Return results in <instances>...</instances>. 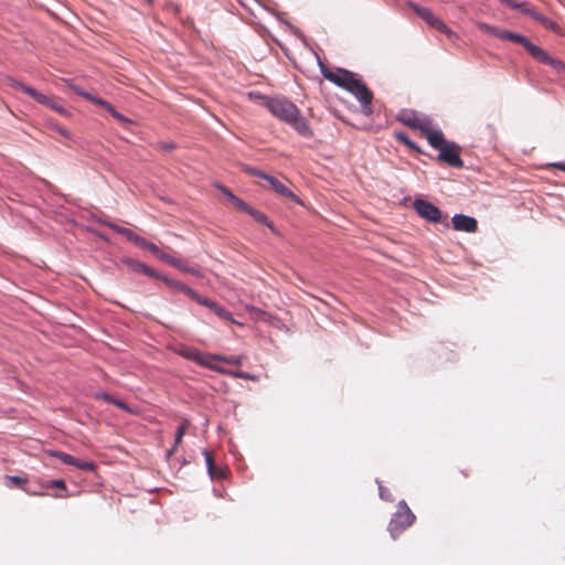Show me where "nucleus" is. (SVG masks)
I'll return each mask as SVG.
<instances>
[{
	"mask_svg": "<svg viewBox=\"0 0 565 565\" xmlns=\"http://www.w3.org/2000/svg\"><path fill=\"white\" fill-rule=\"evenodd\" d=\"M72 89H73L76 94H78V95H81V96H83V97H85V94H88V92H85V90L81 89L78 86H72Z\"/></svg>",
	"mask_w": 565,
	"mask_h": 565,
	"instance_id": "nucleus-48",
	"label": "nucleus"
},
{
	"mask_svg": "<svg viewBox=\"0 0 565 565\" xmlns=\"http://www.w3.org/2000/svg\"><path fill=\"white\" fill-rule=\"evenodd\" d=\"M46 488H58L61 490H66V484L62 479H54L46 482Z\"/></svg>",
	"mask_w": 565,
	"mask_h": 565,
	"instance_id": "nucleus-34",
	"label": "nucleus"
},
{
	"mask_svg": "<svg viewBox=\"0 0 565 565\" xmlns=\"http://www.w3.org/2000/svg\"><path fill=\"white\" fill-rule=\"evenodd\" d=\"M547 60L548 61L543 62V64L550 65V66L554 67L558 72L565 70V63H563L562 61L553 58L548 54H547Z\"/></svg>",
	"mask_w": 565,
	"mask_h": 565,
	"instance_id": "nucleus-30",
	"label": "nucleus"
},
{
	"mask_svg": "<svg viewBox=\"0 0 565 565\" xmlns=\"http://www.w3.org/2000/svg\"><path fill=\"white\" fill-rule=\"evenodd\" d=\"M85 98L90 100L92 103L96 104V105H99L102 107H104L106 110H108L111 106V104H109L107 100L103 99V98H99L90 93L88 94H85Z\"/></svg>",
	"mask_w": 565,
	"mask_h": 565,
	"instance_id": "nucleus-29",
	"label": "nucleus"
},
{
	"mask_svg": "<svg viewBox=\"0 0 565 565\" xmlns=\"http://www.w3.org/2000/svg\"><path fill=\"white\" fill-rule=\"evenodd\" d=\"M7 480L9 487H18L23 489L28 493L38 494V492L35 491L24 488V486L26 484V480L19 476H7Z\"/></svg>",
	"mask_w": 565,
	"mask_h": 565,
	"instance_id": "nucleus-24",
	"label": "nucleus"
},
{
	"mask_svg": "<svg viewBox=\"0 0 565 565\" xmlns=\"http://www.w3.org/2000/svg\"><path fill=\"white\" fill-rule=\"evenodd\" d=\"M266 181L269 183V185L276 193L280 194L281 196L288 198L296 203H301L298 196L292 191H290L285 184H282L277 178L268 174Z\"/></svg>",
	"mask_w": 565,
	"mask_h": 565,
	"instance_id": "nucleus-12",
	"label": "nucleus"
},
{
	"mask_svg": "<svg viewBox=\"0 0 565 565\" xmlns=\"http://www.w3.org/2000/svg\"><path fill=\"white\" fill-rule=\"evenodd\" d=\"M415 521V515L407 507L404 500L399 501L397 511L391 519L387 531L391 536L395 540L403 531L411 526Z\"/></svg>",
	"mask_w": 565,
	"mask_h": 565,
	"instance_id": "nucleus-3",
	"label": "nucleus"
},
{
	"mask_svg": "<svg viewBox=\"0 0 565 565\" xmlns=\"http://www.w3.org/2000/svg\"><path fill=\"white\" fill-rule=\"evenodd\" d=\"M188 428V422H183L182 424H180L177 428V431H175V437H174V446L173 448L169 451V456L175 450V448L181 444L182 441V438L185 434V430Z\"/></svg>",
	"mask_w": 565,
	"mask_h": 565,
	"instance_id": "nucleus-26",
	"label": "nucleus"
},
{
	"mask_svg": "<svg viewBox=\"0 0 565 565\" xmlns=\"http://www.w3.org/2000/svg\"><path fill=\"white\" fill-rule=\"evenodd\" d=\"M6 81L11 88L22 90L23 93H25L28 96H30L31 98H33L41 105H44L47 107V105L51 103V99H52L51 97L38 92L35 88H33L29 85H25L12 77H8Z\"/></svg>",
	"mask_w": 565,
	"mask_h": 565,
	"instance_id": "nucleus-7",
	"label": "nucleus"
},
{
	"mask_svg": "<svg viewBox=\"0 0 565 565\" xmlns=\"http://www.w3.org/2000/svg\"><path fill=\"white\" fill-rule=\"evenodd\" d=\"M202 455L205 459V463H206V468H207V472H209V476L211 477V479H214V475H215V465H214V460L212 458V455L209 450L204 449L202 451Z\"/></svg>",
	"mask_w": 565,
	"mask_h": 565,
	"instance_id": "nucleus-27",
	"label": "nucleus"
},
{
	"mask_svg": "<svg viewBox=\"0 0 565 565\" xmlns=\"http://www.w3.org/2000/svg\"><path fill=\"white\" fill-rule=\"evenodd\" d=\"M243 170L247 173V174H250V175H255V177H258L260 179H264L266 180L267 178V173L256 169V168H253V167H249V166H244Z\"/></svg>",
	"mask_w": 565,
	"mask_h": 565,
	"instance_id": "nucleus-31",
	"label": "nucleus"
},
{
	"mask_svg": "<svg viewBox=\"0 0 565 565\" xmlns=\"http://www.w3.org/2000/svg\"><path fill=\"white\" fill-rule=\"evenodd\" d=\"M47 107L55 110L56 113H58L61 115H65L67 113L66 109L62 105H60L58 103H56L53 99H51V103L47 105Z\"/></svg>",
	"mask_w": 565,
	"mask_h": 565,
	"instance_id": "nucleus-37",
	"label": "nucleus"
},
{
	"mask_svg": "<svg viewBox=\"0 0 565 565\" xmlns=\"http://www.w3.org/2000/svg\"><path fill=\"white\" fill-rule=\"evenodd\" d=\"M397 138L403 141L405 145H407L409 148L415 149L419 151V149L416 147V145L404 134H398Z\"/></svg>",
	"mask_w": 565,
	"mask_h": 565,
	"instance_id": "nucleus-38",
	"label": "nucleus"
},
{
	"mask_svg": "<svg viewBox=\"0 0 565 565\" xmlns=\"http://www.w3.org/2000/svg\"><path fill=\"white\" fill-rule=\"evenodd\" d=\"M477 28L481 32L490 34V35L499 39V34L501 32V29H499V28H497L494 25H491L489 23H486V22H478L477 23Z\"/></svg>",
	"mask_w": 565,
	"mask_h": 565,
	"instance_id": "nucleus-25",
	"label": "nucleus"
},
{
	"mask_svg": "<svg viewBox=\"0 0 565 565\" xmlns=\"http://www.w3.org/2000/svg\"><path fill=\"white\" fill-rule=\"evenodd\" d=\"M148 2H151L152 0H147Z\"/></svg>",
	"mask_w": 565,
	"mask_h": 565,
	"instance_id": "nucleus-51",
	"label": "nucleus"
},
{
	"mask_svg": "<svg viewBox=\"0 0 565 565\" xmlns=\"http://www.w3.org/2000/svg\"><path fill=\"white\" fill-rule=\"evenodd\" d=\"M551 167L553 168H557L562 171H565V160L564 161H559V162H553L550 164Z\"/></svg>",
	"mask_w": 565,
	"mask_h": 565,
	"instance_id": "nucleus-46",
	"label": "nucleus"
},
{
	"mask_svg": "<svg viewBox=\"0 0 565 565\" xmlns=\"http://www.w3.org/2000/svg\"><path fill=\"white\" fill-rule=\"evenodd\" d=\"M182 355L191 361L196 362L200 365L212 367L213 359H218V355H211L202 353L200 350L194 348H186L182 351Z\"/></svg>",
	"mask_w": 565,
	"mask_h": 565,
	"instance_id": "nucleus-11",
	"label": "nucleus"
},
{
	"mask_svg": "<svg viewBox=\"0 0 565 565\" xmlns=\"http://www.w3.org/2000/svg\"><path fill=\"white\" fill-rule=\"evenodd\" d=\"M49 454L50 456L60 459L63 463L74 466L83 471H93L96 467L94 461L79 460L70 454L60 450H51Z\"/></svg>",
	"mask_w": 565,
	"mask_h": 565,
	"instance_id": "nucleus-8",
	"label": "nucleus"
},
{
	"mask_svg": "<svg viewBox=\"0 0 565 565\" xmlns=\"http://www.w3.org/2000/svg\"><path fill=\"white\" fill-rule=\"evenodd\" d=\"M417 117L418 114L409 109H402L397 114V120L409 128H413L415 126Z\"/></svg>",
	"mask_w": 565,
	"mask_h": 565,
	"instance_id": "nucleus-20",
	"label": "nucleus"
},
{
	"mask_svg": "<svg viewBox=\"0 0 565 565\" xmlns=\"http://www.w3.org/2000/svg\"><path fill=\"white\" fill-rule=\"evenodd\" d=\"M147 250H149L153 256L158 257L160 248L153 243H150L147 247Z\"/></svg>",
	"mask_w": 565,
	"mask_h": 565,
	"instance_id": "nucleus-43",
	"label": "nucleus"
},
{
	"mask_svg": "<svg viewBox=\"0 0 565 565\" xmlns=\"http://www.w3.org/2000/svg\"><path fill=\"white\" fill-rule=\"evenodd\" d=\"M379 492H380L381 499L386 500V501H393V497H392L391 492L387 489H385L380 482H379Z\"/></svg>",
	"mask_w": 565,
	"mask_h": 565,
	"instance_id": "nucleus-36",
	"label": "nucleus"
},
{
	"mask_svg": "<svg viewBox=\"0 0 565 565\" xmlns=\"http://www.w3.org/2000/svg\"><path fill=\"white\" fill-rule=\"evenodd\" d=\"M100 224L111 228L113 231H115L116 233L125 236L128 241L130 242H135L136 237L138 234L134 233L129 228H126V227H122V226H119V225H116L111 222H108V221H99Z\"/></svg>",
	"mask_w": 565,
	"mask_h": 565,
	"instance_id": "nucleus-19",
	"label": "nucleus"
},
{
	"mask_svg": "<svg viewBox=\"0 0 565 565\" xmlns=\"http://www.w3.org/2000/svg\"><path fill=\"white\" fill-rule=\"evenodd\" d=\"M177 268L181 269L184 273L196 275V270L194 268H190V267L185 266L182 260H181V267H177Z\"/></svg>",
	"mask_w": 565,
	"mask_h": 565,
	"instance_id": "nucleus-45",
	"label": "nucleus"
},
{
	"mask_svg": "<svg viewBox=\"0 0 565 565\" xmlns=\"http://www.w3.org/2000/svg\"><path fill=\"white\" fill-rule=\"evenodd\" d=\"M526 13L530 14L537 22L542 23L545 28L551 29V30L557 29L556 22L546 18L544 14H542L535 10H527Z\"/></svg>",
	"mask_w": 565,
	"mask_h": 565,
	"instance_id": "nucleus-21",
	"label": "nucleus"
},
{
	"mask_svg": "<svg viewBox=\"0 0 565 565\" xmlns=\"http://www.w3.org/2000/svg\"><path fill=\"white\" fill-rule=\"evenodd\" d=\"M122 264H125L130 270H132L135 273H140V274L147 275L149 277H153V278L160 277V274L158 271H156L148 265H146L141 262H138L136 259L124 258Z\"/></svg>",
	"mask_w": 565,
	"mask_h": 565,
	"instance_id": "nucleus-13",
	"label": "nucleus"
},
{
	"mask_svg": "<svg viewBox=\"0 0 565 565\" xmlns=\"http://www.w3.org/2000/svg\"><path fill=\"white\" fill-rule=\"evenodd\" d=\"M61 134H62L63 136H67V132H66L65 130H61Z\"/></svg>",
	"mask_w": 565,
	"mask_h": 565,
	"instance_id": "nucleus-50",
	"label": "nucleus"
},
{
	"mask_svg": "<svg viewBox=\"0 0 565 565\" xmlns=\"http://www.w3.org/2000/svg\"><path fill=\"white\" fill-rule=\"evenodd\" d=\"M451 223L456 231L475 233L478 230L477 220L465 214H455L451 218Z\"/></svg>",
	"mask_w": 565,
	"mask_h": 565,
	"instance_id": "nucleus-10",
	"label": "nucleus"
},
{
	"mask_svg": "<svg viewBox=\"0 0 565 565\" xmlns=\"http://www.w3.org/2000/svg\"><path fill=\"white\" fill-rule=\"evenodd\" d=\"M231 375L236 379L250 380V381H257V379H258L256 375L249 374L244 371H234V372H231Z\"/></svg>",
	"mask_w": 565,
	"mask_h": 565,
	"instance_id": "nucleus-32",
	"label": "nucleus"
},
{
	"mask_svg": "<svg viewBox=\"0 0 565 565\" xmlns=\"http://www.w3.org/2000/svg\"><path fill=\"white\" fill-rule=\"evenodd\" d=\"M319 65L320 72L326 79L354 95L361 103L364 113H371L370 105L373 99L372 92L362 83L355 73L344 68L331 71L321 62H319Z\"/></svg>",
	"mask_w": 565,
	"mask_h": 565,
	"instance_id": "nucleus-2",
	"label": "nucleus"
},
{
	"mask_svg": "<svg viewBox=\"0 0 565 565\" xmlns=\"http://www.w3.org/2000/svg\"><path fill=\"white\" fill-rule=\"evenodd\" d=\"M433 128L431 119L427 116H418L413 129L420 130L424 135H426Z\"/></svg>",
	"mask_w": 565,
	"mask_h": 565,
	"instance_id": "nucleus-23",
	"label": "nucleus"
},
{
	"mask_svg": "<svg viewBox=\"0 0 565 565\" xmlns=\"http://www.w3.org/2000/svg\"><path fill=\"white\" fill-rule=\"evenodd\" d=\"M500 2L505 3L507 6H509L510 8H513V9H516L520 7L513 0H500Z\"/></svg>",
	"mask_w": 565,
	"mask_h": 565,
	"instance_id": "nucleus-47",
	"label": "nucleus"
},
{
	"mask_svg": "<svg viewBox=\"0 0 565 565\" xmlns=\"http://www.w3.org/2000/svg\"><path fill=\"white\" fill-rule=\"evenodd\" d=\"M407 6L425 22H427L430 26L435 28L441 33H450L449 28L440 20L438 19L430 9L426 7L418 6L417 3L413 1H408Z\"/></svg>",
	"mask_w": 565,
	"mask_h": 565,
	"instance_id": "nucleus-5",
	"label": "nucleus"
},
{
	"mask_svg": "<svg viewBox=\"0 0 565 565\" xmlns=\"http://www.w3.org/2000/svg\"><path fill=\"white\" fill-rule=\"evenodd\" d=\"M111 404L117 406L118 408H120L122 411H126L128 413H132L131 409L128 407V405L124 401H121V399H118V398L114 397Z\"/></svg>",
	"mask_w": 565,
	"mask_h": 565,
	"instance_id": "nucleus-39",
	"label": "nucleus"
},
{
	"mask_svg": "<svg viewBox=\"0 0 565 565\" xmlns=\"http://www.w3.org/2000/svg\"><path fill=\"white\" fill-rule=\"evenodd\" d=\"M158 259L169 264L172 267H181V259L170 256L169 254L160 249Z\"/></svg>",
	"mask_w": 565,
	"mask_h": 565,
	"instance_id": "nucleus-28",
	"label": "nucleus"
},
{
	"mask_svg": "<svg viewBox=\"0 0 565 565\" xmlns=\"http://www.w3.org/2000/svg\"><path fill=\"white\" fill-rule=\"evenodd\" d=\"M438 160L454 168H462L463 161L460 158V147L452 141H448L438 149Z\"/></svg>",
	"mask_w": 565,
	"mask_h": 565,
	"instance_id": "nucleus-6",
	"label": "nucleus"
},
{
	"mask_svg": "<svg viewBox=\"0 0 565 565\" xmlns=\"http://www.w3.org/2000/svg\"><path fill=\"white\" fill-rule=\"evenodd\" d=\"M159 147H160V149H162L164 151H171L175 148V145L173 142L162 141L159 143Z\"/></svg>",
	"mask_w": 565,
	"mask_h": 565,
	"instance_id": "nucleus-42",
	"label": "nucleus"
},
{
	"mask_svg": "<svg viewBox=\"0 0 565 565\" xmlns=\"http://www.w3.org/2000/svg\"><path fill=\"white\" fill-rule=\"evenodd\" d=\"M216 188L222 192V194L239 211H245L248 204L236 196L228 188L223 184H217Z\"/></svg>",
	"mask_w": 565,
	"mask_h": 565,
	"instance_id": "nucleus-15",
	"label": "nucleus"
},
{
	"mask_svg": "<svg viewBox=\"0 0 565 565\" xmlns=\"http://www.w3.org/2000/svg\"><path fill=\"white\" fill-rule=\"evenodd\" d=\"M244 212L247 213L248 215H250L256 222L266 225L268 228H270L271 232L276 233V228H275L273 222H270L268 220V217L266 216V214H264L263 212L254 209L249 204Z\"/></svg>",
	"mask_w": 565,
	"mask_h": 565,
	"instance_id": "nucleus-18",
	"label": "nucleus"
},
{
	"mask_svg": "<svg viewBox=\"0 0 565 565\" xmlns=\"http://www.w3.org/2000/svg\"><path fill=\"white\" fill-rule=\"evenodd\" d=\"M426 138H427V141L428 143L434 148V149H439L441 148L444 145H446L448 141L444 138V134L441 130L439 129H434L431 128V130H429L426 135Z\"/></svg>",
	"mask_w": 565,
	"mask_h": 565,
	"instance_id": "nucleus-17",
	"label": "nucleus"
},
{
	"mask_svg": "<svg viewBox=\"0 0 565 565\" xmlns=\"http://www.w3.org/2000/svg\"><path fill=\"white\" fill-rule=\"evenodd\" d=\"M136 245H138L140 248L142 249H147V247L149 246L150 242H148L146 238L137 235L135 242H134Z\"/></svg>",
	"mask_w": 565,
	"mask_h": 565,
	"instance_id": "nucleus-40",
	"label": "nucleus"
},
{
	"mask_svg": "<svg viewBox=\"0 0 565 565\" xmlns=\"http://www.w3.org/2000/svg\"><path fill=\"white\" fill-rule=\"evenodd\" d=\"M413 206L416 213L424 220L431 223H441L444 221L441 211L433 203L423 200L416 199L413 203ZM445 225L448 226L447 218H445Z\"/></svg>",
	"mask_w": 565,
	"mask_h": 565,
	"instance_id": "nucleus-4",
	"label": "nucleus"
},
{
	"mask_svg": "<svg viewBox=\"0 0 565 565\" xmlns=\"http://www.w3.org/2000/svg\"><path fill=\"white\" fill-rule=\"evenodd\" d=\"M115 119H117L118 121L122 122V124H128L130 122V120L125 117L122 114L118 113L114 107L113 105L110 106V108L107 110Z\"/></svg>",
	"mask_w": 565,
	"mask_h": 565,
	"instance_id": "nucleus-33",
	"label": "nucleus"
},
{
	"mask_svg": "<svg viewBox=\"0 0 565 565\" xmlns=\"http://www.w3.org/2000/svg\"><path fill=\"white\" fill-rule=\"evenodd\" d=\"M67 494H55L56 498H64L66 497Z\"/></svg>",
	"mask_w": 565,
	"mask_h": 565,
	"instance_id": "nucleus-49",
	"label": "nucleus"
},
{
	"mask_svg": "<svg viewBox=\"0 0 565 565\" xmlns=\"http://www.w3.org/2000/svg\"><path fill=\"white\" fill-rule=\"evenodd\" d=\"M225 477V469L222 467H215L214 479H222Z\"/></svg>",
	"mask_w": 565,
	"mask_h": 565,
	"instance_id": "nucleus-44",
	"label": "nucleus"
},
{
	"mask_svg": "<svg viewBox=\"0 0 565 565\" xmlns=\"http://www.w3.org/2000/svg\"><path fill=\"white\" fill-rule=\"evenodd\" d=\"M499 39L504 40V41L515 42V43H519V44L522 45L523 42H525L526 36L522 35V34H519L516 32H513V31L502 30L501 29V32L499 34Z\"/></svg>",
	"mask_w": 565,
	"mask_h": 565,
	"instance_id": "nucleus-22",
	"label": "nucleus"
},
{
	"mask_svg": "<svg viewBox=\"0 0 565 565\" xmlns=\"http://www.w3.org/2000/svg\"><path fill=\"white\" fill-rule=\"evenodd\" d=\"M96 398H99V399H103L109 404H111L113 399H114V396H111L110 394L108 393H105V392H102V393H97L96 394Z\"/></svg>",
	"mask_w": 565,
	"mask_h": 565,
	"instance_id": "nucleus-41",
	"label": "nucleus"
},
{
	"mask_svg": "<svg viewBox=\"0 0 565 565\" xmlns=\"http://www.w3.org/2000/svg\"><path fill=\"white\" fill-rule=\"evenodd\" d=\"M157 278L161 279L162 281H164L169 287L185 294L186 296H189L193 300H195V298L199 295L194 289L188 287L186 285H184L181 281L171 279V278H169L167 276H163V275H160V277H157Z\"/></svg>",
	"mask_w": 565,
	"mask_h": 565,
	"instance_id": "nucleus-14",
	"label": "nucleus"
},
{
	"mask_svg": "<svg viewBox=\"0 0 565 565\" xmlns=\"http://www.w3.org/2000/svg\"><path fill=\"white\" fill-rule=\"evenodd\" d=\"M213 361H224L228 364H233V365H239L242 363V359L239 356H230V358H224V356H218V359H213Z\"/></svg>",
	"mask_w": 565,
	"mask_h": 565,
	"instance_id": "nucleus-35",
	"label": "nucleus"
},
{
	"mask_svg": "<svg viewBox=\"0 0 565 565\" xmlns=\"http://www.w3.org/2000/svg\"><path fill=\"white\" fill-rule=\"evenodd\" d=\"M522 45L540 63L548 61L547 53L540 46L533 44L527 38L525 39V42H523Z\"/></svg>",
	"mask_w": 565,
	"mask_h": 565,
	"instance_id": "nucleus-16",
	"label": "nucleus"
},
{
	"mask_svg": "<svg viewBox=\"0 0 565 565\" xmlns=\"http://www.w3.org/2000/svg\"><path fill=\"white\" fill-rule=\"evenodd\" d=\"M250 98L258 100L275 117L289 125L298 135L305 138L312 137L313 132L297 106L285 97H268L262 94L249 93Z\"/></svg>",
	"mask_w": 565,
	"mask_h": 565,
	"instance_id": "nucleus-1",
	"label": "nucleus"
},
{
	"mask_svg": "<svg viewBox=\"0 0 565 565\" xmlns=\"http://www.w3.org/2000/svg\"><path fill=\"white\" fill-rule=\"evenodd\" d=\"M198 303L205 306L212 312H214L218 318L231 321L232 323L239 324L234 318L233 315L226 310L224 307L220 306L217 302L209 299L207 297L198 295L195 300Z\"/></svg>",
	"mask_w": 565,
	"mask_h": 565,
	"instance_id": "nucleus-9",
	"label": "nucleus"
}]
</instances>
